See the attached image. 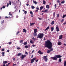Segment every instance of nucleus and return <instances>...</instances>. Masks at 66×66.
Returning a JSON list of instances; mask_svg holds the SVG:
<instances>
[{
  "label": "nucleus",
  "mask_w": 66,
  "mask_h": 66,
  "mask_svg": "<svg viewBox=\"0 0 66 66\" xmlns=\"http://www.w3.org/2000/svg\"><path fill=\"white\" fill-rule=\"evenodd\" d=\"M45 47H47L48 49H51L50 51H52L53 48H52V47L53 46L52 42L50 41L49 40H48L45 42V43L44 44Z\"/></svg>",
  "instance_id": "obj_1"
},
{
  "label": "nucleus",
  "mask_w": 66,
  "mask_h": 66,
  "mask_svg": "<svg viewBox=\"0 0 66 66\" xmlns=\"http://www.w3.org/2000/svg\"><path fill=\"white\" fill-rule=\"evenodd\" d=\"M62 56L60 55H55V57H51V59L53 60L56 61V60H57V58H61V57H62Z\"/></svg>",
  "instance_id": "obj_2"
},
{
  "label": "nucleus",
  "mask_w": 66,
  "mask_h": 66,
  "mask_svg": "<svg viewBox=\"0 0 66 66\" xmlns=\"http://www.w3.org/2000/svg\"><path fill=\"white\" fill-rule=\"evenodd\" d=\"M44 34H43V33H39L37 36V38H39L41 39V38H43V36H44Z\"/></svg>",
  "instance_id": "obj_3"
},
{
  "label": "nucleus",
  "mask_w": 66,
  "mask_h": 66,
  "mask_svg": "<svg viewBox=\"0 0 66 66\" xmlns=\"http://www.w3.org/2000/svg\"><path fill=\"white\" fill-rule=\"evenodd\" d=\"M36 59V57H34L33 58V59H31V63H33L34 62V61H35Z\"/></svg>",
  "instance_id": "obj_4"
},
{
  "label": "nucleus",
  "mask_w": 66,
  "mask_h": 66,
  "mask_svg": "<svg viewBox=\"0 0 66 66\" xmlns=\"http://www.w3.org/2000/svg\"><path fill=\"white\" fill-rule=\"evenodd\" d=\"M27 55H22L21 56V59H23L24 57H26Z\"/></svg>",
  "instance_id": "obj_5"
},
{
  "label": "nucleus",
  "mask_w": 66,
  "mask_h": 66,
  "mask_svg": "<svg viewBox=\"0 0 66 66\" xmlns=\"http://www.w3.org/2000/svg\"><path fill=\"white\" fill-rule=\"evenodd\" d=\"M38 53H39L40 54H43V52H42L40 50L38 51Z\"/></svg>",
  "instance_id": "obj_6"
},
{
  "label": "nucleus",
  "mask_w": 66,
  "mask_h": 66,
  "mask_svg": "<svg viewBox=\"0 0 66 66\" xmlns=\"http://www.w3.org/2000/svg\"><path fill=\"white\" fill-rule=\"evenodd\" d=\"M56 31H57V32H59V28L58 27V26L56 27Z\"/></svg>",
  "instance_id": "obj_7"
},
{
  "label": "nucleus",
  "mask_w": 66,
  "mask_h": 66,
  "mask_svg": "<svg viewBox=\"0 0 66 66\" xmlns=\"http://www.w3.org/2000/svg\"><path fill=\"white\" fill-rule=\"evenodd\" d=\"M23 32H25V33H26L27 32V30H26V29H23Z\"/></svg>",
  "instance_id": "obj_8"
},
{
  "label": "nucleus",
  "mask_w": 66,
  "mask_h": 66,
  "mask_svg": "<svg viewBox=\"0 0 66 66\" xmlns=\"http://www.w3.org/2000/svg\"><path fill=\"white\" fill-rule=\"evenodd\" d=\"M33 35H34L35 36H37V34L36 32H34L33 34Z\"/></svg>",
  "instance_id": "obj_9"
},
{
  "label": "nucleus",
  "mask_w": 66,
  "mask_h": 66,
  "mask_svg": "<svg viewBox=\"0 0 66 66\" xmlns=\"http://www.w3.org/2000/svg\"><path fill=\"white\" fill-rule=\"evenodd\" d=\"M62 37H63V36L62 35H61L59 36V39H62Z\"/></svg>",
  "instance_id": "obj_10"
},
{
  "label": "nucleus",
  "mask_w": 66,
  "mask_h": 66,
  "mask_svg": "<svg viewBox=\"0 0 66 66\" xmlns=\"http://www.w3.org/2000/svg\"><path fill=\"white\" fill-rule=\"evenodd\" d=\"M32 40H34V41H35V40H36V38H35L34 37H32Z\"/></svg>",
  "instance_id": "obj_11"
},
{
  "label": "nucleus",
  "mask_w": 66,
  "mask_h": 66,
  "mask_svg": "<svg viewBox=\"0 0 66 66\" xmlns=\"http://www.w3.org/2000/svg\"><path fill=\"white\" fill-rule=\"evenodd\" d=\"M43 9V6H42L40 7V10L41 11Z\"/></svg>",
  "instance_id": "obj_12"
},
{
  "label": "nucleus",
  "mask_w": 66,
  "mask_h": 66,
  "mask_svg": "<svg viewBox=\"0 0 66 66\" xmlns=\"http://www.w3.org/2000/svg\"><path fill=\"white\" fill-rule=\"evenodd\" d=\"M51 30L52 32L54 30V28L53 27H51Z\"/></svg>",
  "instance_id": "obj_13"
},
{
  "label": "nucleus",
  "mask_w": 66,
  "mask_h": 66,
  "mask_svg": "<svg viewBox=\"0 0 66 66\" xmlns=\"http://www.w3.org/2000/svg\"><path fill=\"white\" fill-rule=\"evenodd\" d=\"M49 29V27H48L45 29V30L44 31H47V30H48Z\"/></svg>",
  "instance_id": "obj_14"
},
{
  "label": "nucleus",
  "mask_w": 66,
  "mask_h": 66,
  "mask_svg": "<svg viewBox=\"0 0 66 66\" xmlns=\"http://www.w3.org/2000/svg\"><path fill=\"white\" fill-rule=\"evenodd\" d=\"M34 32H37V29H35L34 30Z\"/></svg>",
  "instance_id": "obj_15"
},
{
  "label": "nucleus",
  "mask_w": 66,
  "mask_h": 66,
  "mask_svg": "<svg viewBox=\"0 0 66 66\" xmlns=\"http://www.w3.org/2000/svg\"><path fill=\"white\" fill-rule=\"evenodd\" d=\"M58 62H62V59H61V58L59 59Z\"/></svg>",
  "instance_id": "obj_16"
},
{
  "label": "nucleus",
  "mask_w": 66,
  "mask_h": 66,
  "mask_svg": "<svg viewBox=\"0 0 66 66\" xmlns=\"http://www.w3.org/2000/svg\"><path fill=\"white\" fill-rule=\"evenodd\" d=\"M7 62V61H5L3 62V64H6Z\"/></svg>",
  "instance_id": "obj_17"
},
{
  "label": "nucleus",
  "mask_w": 66,
  "mask_h": 66,
  "mask_svg": "<svg viewBox=\"0 0 66 66\" xmlns=\"http://www.w3.org/2000/svg\"><path fill=\"white\" fill-rule=\"evenodd\" d=\"M30 42L31 44H33L34 43V41L32 40H30Z\"/></svg>",
  "instance_id": "obj_18"
},
{
  "label": "nucleus",
  "mask_w": 66,
  "mask_h": 66,
  "mask_svg": "<svg viewBox=\"0 0 66 66\" xmlns=\"http://www.w3.org/2000/svg\"><path fill=\"white\" fill-rule=\"evenodd\" d=\"M4 20H2V21H1V23L2 24L3 23H4Z\"/></svg>",
  "instance_id": "obj_19"
},
{
  "label": "nucleus",
  "mask_w": 66,
  "mask_h": 66,
  "mask_svg": "<svg viewBox=\"0 0 66 66\" xmlns=\"http://www.w3.org/2000/svg\"><path fill=\"white\" fill-rule=\"evenodd\" d=\"M23 42V41L22 40H20V43H22Z\"/></svg>",
  "instance_id": "obj_20"
},
{
  "label": "nucleus",
  "mask_w": 66,
  "mask_h": 66,
  "mask_svg": "<svg viewBox=\"0 0 66 66\" xmlns=\"http://www.w3.org/2000/svg\"><path fill=\"white\" fill-rule=\"evenodd\" d=\"M46 7L47 9H49V6L48 5H47L46 6Z\"/></svg>",
  "instance_id": "obj_21"
},
{
  "label": "nucleus",
  "mask_w": 66,
  "mask_h": 66,
  "mask_svg": "<svg viewBox=\"0 0 66 66\" xmlns=\"http://www.w3.org/2000/svg\"><path fill=\"white\" fill-rule=\"evenodd\" d=\"M30 26H32V25H34V24H35V23H30Z\"/></svg>",
  "instance_id": "obj_22"
},
{
  "label": "nucleus",
  "mask_w": 66,
  "mask_h": 66,
  "mask_svg": "<svg viewBox=\"0 0 66 66\" xmlns=\"http://www.w3.org/2000/svg\"><path fill=\"white\" fill-rule=\"evenodd\" d=\"M51 52V51L50 50H48L47 51V53H50Z\"/></svg>",
  "instance_id": "obj_23"
},
{
  "label": "nucleus",
  "mask_w": 66,
  "mask_h": 66,
  "mask_svg": "<svg viewBox=\"0 0 66 66\" xmlns=\"http://www.w3.org/2000/svg\"><path fill=\"white\" fill-rule=\"evenodd\" d=\"M23 44V45H27V44H28V43H27V42H26L24 43Z\"/></svg>",
  "instance_id": "obj_24"
},
{
  "label": "nucleus",
  "mask_w": 66,
  "mask_h": 66,
  "mask_svg": "<svg viewBox=\"0 0 66 66\" xmlns=\"http://www.w3.org/2000/svg\"><path fill=\"white\" fill-rule=\"evenodd\" d=\"M2 56H4V52H2Z\"/></svg>",
  "instance_id": "obj_25"
},
{
  "label": "nucleus",
  "mask_w": 66,
  "mask_h": 66,
  "mask_svg": "<svg viewBox=\"0 0 66 66\" xmlns=\"http://www.w3.org/2000/svg\"><path fill=\"white\" fill-rule=\"evenodd\" d=\"M43 1V4H46V2L44 0Z\"/></svg>",
  "instance_id": "obj_26"
},
{
  "label": "nucleus",
  "mask_w": 66,
  "mask_h": 66,
  "mask_svg": "<svg viewBox=\"0 0 66 66\" xmlns=\"http://www.w3.org/2000/svg\"><path fill=\"white\" fill-rule=\"evenodd\" d=\"M64 66H66V61H64Z\"/></svg>",
  "instance_id": "obj_27"
},
{
  "label": "nucleus",
  "mask_w": 66,
  "mask_h": 66,
  "mask_svg": "<svg viewBox=\"0 0 66 66\" xmlns=\"http://www.w3.org/2000/svg\"><path fill=\"white\" fill-rule=\"evenodd\" d=\"M31 7L32 9H34L35 8V7L34 6H31Z\"/></svg>",
  "instance_id": "obj_28"
},
{
  "label": "nucleus",
  "mask_w": 66,
  "mask_h": 66,
  "mask_svg": "<svg viewBox=\"0 0 66 66\" xmlns=\"http://www.w3.org/2000/svg\"><path fill=\"white\" fill-rule=\"evenodd\" d=\"M9 18H11V17L9 16L8 17L7 16H6L5 17V18H6L7 19H9Z\"/></svg>",
  "instance_id": "obj_29"
},
{
  "label": "nucleus",
  "mask_w": 66,
  "mask_h": 66,
  "mask_svg": "<svg viewBox=\"0 0 66 66\" xmlns=\"http://www.w3.org/2000/svg\"><path fill=\"white\" fill-rule=\"evenodd\" d=\"M48 9H47V10H45L44 11L45 12H46V13H47V12H48Z\"/></svg>",
  "instance_id": "obj_30"
},
{
  "label": "nucleus",
  "mask_w": 66,
  "mask_h": 66,
  "mask_svg": "<svg viewBox=\"0 0 66 66\" xmlns=\"http://www.w3.org/2000/svg\"><path fill=\"white\" fill-rule=\"evenodd\" d=\"M47 61H48V58L46 57V58L45 59V62H47Z\"/></svg>",
  "instance_id": "obj_31"
},
{
  "label": "nucleus",
  "mask_w": 66,
  "mask_h": 66,
  "mask_svg": "<svg viewBox=\"0 0 66 66\" xmlns=\"http://www.w3.org/2000/svg\"><path fill=\"white\" fill-rule=\"evenodd\" d=\"M21 53H18L17 54V56H20V55H21Z\"/></svg>",
  "instance_id": "obj_32"
},
{
  "label": "nucleus",
  "mask_w": 66,
  "mask_h": 66,
  "mask_svg": "<svg viewBox=\"0 0 66 66\" xmlns=\"http://www.w3.org/2000/svg\"><path fill=\"white\" fill-rule=\"evenodd\" d=\"M33 2L34 3H35V4H37V2L36 1H33Z\"/></svg>",
  "instance_id": "obj_33"
},
{
  "label": "nucleus",
  "mask_w": 66,
  "mask_h": 66,
  "mask_svg": "<svg viewBox=\"0 0 66 66\" xmlns=\"http://www.w3.org/2000/svg\"><path fill=\"white\" fill-rule=\"evenodd\" d=\"M61 42H58V45H59V46H60L61 45Z\"/></svg>",
  "instance_id": "obj_34"
},
{
  "label": "nucleus",
  "mask_w": 66,
  "mask_h": 66,
  "mask_svg": "<svg viewBox=\"0 0 66 66\" xmlns=\"http://www.w3.org/2000/svg\"><path fill=\"white\" fill-rule=\"evenodd\" d=\"M66 15H63L62 16L63 18H65V17H66Z\"/></svg>",
  "instance_id": "obj_35"
},
{
  "label": "nucleus",
  "mask_w": 66,
  "mask_h": 66,
  "mask_svg": "<svg viewBox=\"0 0 66 66\" xmlns=\"http://www.w3.org/2000/svg\"><path fill=\"white\" fill-rule=\"evenodd\" d=\"M47 56H43V59H46V58L47 57H47Z\"/></svg>",
  "instance_id": "obj_36"
},
{
  "label": "nucleus",
  "mask_w": 66,
  "mask_h": 66,
  "mask_svg": "<svg viewBox=\"0 0 66 66\" xmlns=\"http://www.w3.org/2000/svg\"><path fill=\"white\" fill-rule=\"evenodd\" d=\"M55 9L56 8V4H55L54 5Z\"/></svg>",
  "instance_id": "obj_37"
},
{
  "label": "nucleus",
  "mask_w": 66,
  "mask_h": 66,
  "mask_svg": "<svg viewBox=\"0 0 66 66\" xmlns=\"http://www.w3.org/2000/svg\"><path fill=\"white\" fill-rule=\"evenodd\" d=\"M54 21H52L51 22V24H54Z\"/></svg>",
  "instance_id": "obj_38"
},
{
  "label": "nucleus",
  "mask_w": 66,
  "mask_h": 66,
  "mask_svg": "<svg viewBox=\"0 0 66 66\" xmlns=\"http://www.w3.org/2000/svg\"><path fill=\"white\" fill-rule=\"evenodd\" d=\"M9 4L10 5H11L12 4V3H11V1H9Z\"/></svg>",
  "instance_id": "obj_39"
},
{
  "label": "nucleus",
  "mask_w": 66,
  "mask_h": 66,
  "mask_svg": "<svg viewBox=\"0 0 66 66\" xmlns=\"http://www.w3.org/2000/svg\"><path fill=\"white\" fill-rule=\"evenodd\" d=\"M9 15H10V16H11L12 17H13V15H12V14H11V12H10L9 13Z\"/></svg>",
  "instance_id": "obj_40"
},
{
  "label": "nucleus",
  "mask_w": 66,
  "mask_h": 66,
  "mask_svg": "<svg viewBox=\"0 0 66 66\" xmlns=\"http://www.w3.org/2000/svg\"><path fill=\"white\" fill-rule=\"evenodd\" d=\"M28 45H26L25 46V47L26 48H28Z\"/></svg>",
  "instance_id": "obj_41"
},
{
  "label": "nucleus",
  "mask_w": 66,
  "mask_h": 66,
  "mask_svg": "<svg viewBox=\"0 0 66 66\" xmlns=\"http://www.w3.org/2000/svg\"><path fill=\"white\" fill-rule=\"evenodd\" d=\"M64 19H62L61 21V22H63V21H64Z\"/></svg>",
  "instance_id": "obj_42"
},
{
  "label": "nucleus",
  "mask_w": 66,
  "mask_h": 66,
  "mask_svg": "<svg viewBox=\"0 0 66 66\" xmlns=\"http://www.w3.org/2000/svg\"><path fill=\"white\" fill-rule=\"evenodd\" d=\"M65 3V1H62L61 2V3L62 4H63Z\"/></svg>",
  "instance_id": "obj_43"
},
{
  "label": "nucleus",
  "mask_w": 66,
  "mask_h": 66,
  "mask_svg": "<svg viewBox=\"0 0 66 66\" xmlns=\"http://www.w3.org/2000/svg\"><path fill=\"white\" fill-rule=\"evenodd\" d=\"M12 42H9L8 44H9V45H11V44H12Z\"/></svg>",
  "instance_id": "obj_44"
},
{
  "label": "nucleus",
  "mask_w": 66,
  "mask_h": 66,
  "mask_svg": "<svg viewBox=\"0 0 66 66\" xmlns=\"http://www.w3.org/2000/svg\"><path fill=\"white\" fill-rule=\"evenodd\" d=\"M53 16H55V12H54L53 13Z\"/></svg>",
  "instance_id": "obj_45"
},
{
  "label": "nucleus",
  "mask_w": 66,
  "mask_h": 66,
  "mask_svg": "<svg viewBox=\"0 0 66 66\" xmlns=\"http://www.w3.org/2000/svg\"><path fill=\"white\" fill-rule=\"evenodd\" d=\"M19 31H18L16 34V35H18V34H19Z\"/></svg>",
  "instance_id": "obj_46"
},
{
  "label": "nucleus",
  "mask_w": 66,
  "mask_h": 66,
  "mask_svg": "<svg viewBox=\"0 0 66 66\" xmlns=\"http://www.w3.org/2000/svg\"><path fill=\"white\" fill-rule=\"evenodd\" d=\"M61 2L60 1H59V0H58L57 1V3H60V2Z\"/></svg>",
  "instance_id": "obj_47"
},
{
  "label": "nucleus",
  "mask_w": 66,
  "mask_h": 66,
  "mask_svg": "<svg viewBox=\"0 0 66 66\" xmlns=\"http://www.w3.org/2000/svg\"><path fill=\"white\" fill-rule=\"evenodd\" d=\"M38 10H35V12H38Z\"/></svg>",
  "instance_id": "obj_48"
},
{
  "label": "nucleus",
  "mask_w": 66,
  "mask_h": 66,
  "mask_svg": "<svg viewBox=\"0 0 66 66\" xmlns=\"http://www.w3.org/2000/svg\"><path fill=\"white\" fill-rule=\"evenodd\" d=\"M2 51H4V49L3 48L1 50Z\"/></svg>",
  "instance_id": "obj_49"
},
{
  "label": "nucleus",
  "mask_w": 66,
  "mask_h": 66,
  "mask_svg": "<svg viewBox=\"0 0 66 66\" xmlns=\"http://www.w3.org/2000/svg\"><path fill=\"white\" fill-rule=\"evenodd\" d=\"M30 13L31 14H33V12H32L31 11L30 12Z\"/></svg>",
  "instance_id": "obj_50"
},
{
  "label": "nucleus",
  "mask_w": 66,
  "mask_h": 66,
  "mask_svg": "<svg viewBox=\"0 0 66 66\" xmlns=\"http://www.w3.org/2000/svg\"><path fill=\"white\" fill-rule=\"evenodd\" d=\"M13 61H14V60H16V59L14 57L13 58Z\"/></svg>",
  "instance_id": "obj_51"
},
{
  "label": "nucleus",
  "mask_w": 66,
  "mask_h": 66,
  "mask_svg": "<svg viewBox=\"0 0 66 66\" xmlns=\"http://www.w3.org/2000/svg\"><path fill=\"white\" fill-rule=\"evenodd\" d=\"M17 49L18 50H19V49H20V47H17Z\"/></svg>",
  "instance_id": "obj_52"
},
{
  "label": "nucleus",
  "mask_w": 66,
  "mask_h": 66,
  "mask_svg": "<svg viewBox=\"0 0 66 66\" xmlns=\"http://www.w3.org/2000/svg\"><path fill=\"white\" fill-rule=\"evenodd\" d=\"M60 5H61V3H59V6H60Z\"/></svg>",
  "instance_id": "obj_53"
},
{
  "label": "nucleus",
  "mask_w": 66,
  "mask_h": 66,
  "mask_svg": "<svg viewBox=\"0 0 66 66\" xmlns=\"http://www.w3.org/2000/svg\"><path fill=\"white\" fill-rule=\"evenodd\" d=\"M66 22H65L63 24H64V25H65V24H66Z\"/></svg>",
  "instance_id": "obj_54"
},
{
  "label": "nucleus",
  "mask_w": 66,
  "mask_h": 66,
  "mask_svg": "<svg viewBox=\"0 0 66 66\" xmlns=\"http://www.w3.org/2000/svg\"><path fill=\"white\" fill-rule=\"evenodd\" d=\"M32 46L33 47H35V46H36V45H32Z\"/></svg>",
  "instance_id": "obj_55"
},
{
  "label": "nucleus",
  "mask_w": 66,
  "mask_h": 66,
  "mask_svg": "<svg viewBox=\"0 0 66 66\" xmlns=\"http://www.w3.org/2000/svg\"><path fill=\"white\" fill-rule=\"evenodd\" d=\"M5 7L4 6L2 7V8H3V9H4Z\"/></svg>",
  "instance_id": "obj_56"
},
{
  "label": "nucleus",
  "mask_w": 66,
  "mask_h": 66,
  "mask_svg": "<svg viewBox=\"0 0 66 66\" xmlns=\"http://www.w3.org/2000/svg\"><path fill=\"white\" fill-rule=\"evenodd\" d=\"M9 3H7V7H8V6H9Z\"/></svg>",
  "instance_id": "obj_57"
},
{
  "label": "nucleus",
  "mask_w": 66,
  "mask_h": 66,
  "mask_svg": "<svg viewBox=\"0 0 66 66\" xmlns=\"http://www.w3.org/2000/svg\"><path fill=\"white\" fill-rule=\"evenodd\" d=\"M64 47H65V46H66V44H65V43L64 44Z\"/></svg>",
  "instance_id": "obj_58"
},
{
  "label": "nucleus",
  "mask_w": 66,
  "mask_h": 66,
  "mask_svg": "<svg viewBox=\"0 0 66 66\" xmlns=\"http://www.w3.org/2000/svg\"><path fill=\"white\" fill-rule=\"evenodd\" d=\"M36 9H37L38 10H39V8L38 7H37L36 8Z\"/></svg>",
  "instance_id": "obj_59"
},
{
  "label": "nucleus",
  "mask_w": 66,
  "mask_h": 66,
  "mask_svg": "<svg viewBox=\"0 0 66 66\" xmlns=\"http://www.w3.org/2000/svg\"><path fill=\"white\" fill-rule=\"evenodd\" d=\"M60 16V15H59V14H57V17H59Z\"/></svg>",
  "instance_id": "obj_60"
},
{
  "label": "nucleus",
  "mask_w": 66,
  "mask_h": 66,
  "mask_svg": "<svg viewBox=\"0 0 66 66\" xmlns=\"http://www.w3.org/2000/svg\"><path fill=\"white\" fill-rule=\"evenodd\" d=\"M10 64H11V62L8 63L6 65H9Z\"/></svg>",
  "instance_id": "obj_61"
},
{
  "label": "nucleus",
  "mask_w": 66,
  "mask_h": 66,
  "mask_svg": "<svg viewBox=\"0 0 66 66\" xmlns=\"http://www.w3.org/2000/svg\"><path fill=\"white\" fill-rule=\"evenodd\" d=\"M7 52H10V50H7Z\"/></svg>",
  "instance_id": "obj_62"
},
{
  "label": "nucleus",
  "mask_w": 66,
  "mask_h": 66,
  "mask_svg": "<svg viewBox=\"0 0 66 66\" xmlns=\"http://www.w3.org/2000/svg\"><path fill=\"white\" fill-rule=\"evenodd\" d=\"M25 54H28V52H25Z\"/></svg>",
  "instance_id": "obj_63"
},
{
  "label": "nucleus",
  "mask_w": 66,
  "mask_h": 66,
  "mask_svg": "<svg viewBox=\"0 0 66 66\" xmlns=\"http://www.w3.org/2000/svg\"><path fill=\"white\" fill-rule=\"evenodd\" d=\"M16 65V64H13V66H15V65Z\"/></svg>",
  "instance_id": "obj_64"
}]
</instances>
